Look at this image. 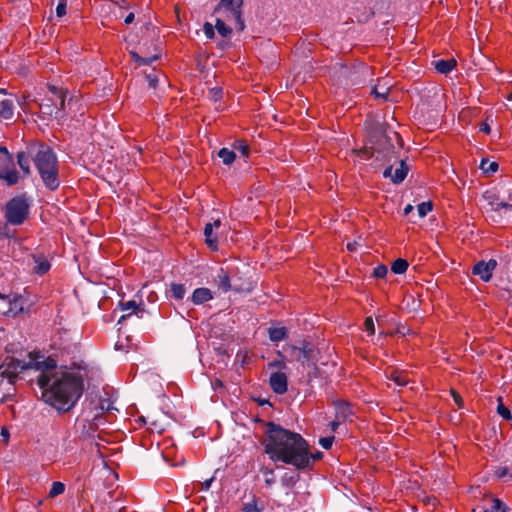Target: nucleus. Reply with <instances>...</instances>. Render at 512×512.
<instances>
[{
  "label": "nucleus",
  "mask_w": 512,
  "mask_h": 512,
  "mask_svg": "<svg viewBox=\"0 0 512 512\" xmlns=\"http://www.w3.org/2000/svg\"><path fill=\"white\" fill-rule=\"evenodd\" d=\"M388 91L389 89L387 87L379 88L378 86H375L372 89V94H374L376 98L387 99Z\"/></svg>",
  "instance_id": "nucleus-43"
},
{
  "label": "nucleus",
  "mask_w": 512,
  "mask_h": 512,
  "mask_svg": "<svg viewBox=\"0 0 512 512\" xmlns=\"http://www.w3.org/2000/svg\"><path fill=\"white\" fill-rule=\"evenodd\" d=\"M223 91L221 88L215 87L209 90L208 97L213 102H218L222 99Z\"/></svg>",
  "instance_id": "nucleus-40"
},
{
  "label": "nucleus",
  "mask_w": 512,
  "mask_h": 512,
  "mask_svg": "<svg viewBox=\"0 0 512 512\" xmlns=\"http://www.w3.org/2000/svg\"><path fill=\"white\" fill-rule=\"evenodd\" d=\"M213 299V294L208 288H197L193 291L191 301L195 305H200Z\"/></svg>",
  "instance_id": "nucleus-15"
},
{
  "label": "nucleus",
  "mask_w": 512,
  "mask_h": 512,
  "mask_svg": "<svg viewBox=\"0 0 512 512\" xmlns=\"http://www.w3.org/2000/svg\"><path fill=\"white\" fill-rule=\"evenodd\" d=\"M347 249L350 250V251H353L355 249V245L352 244V243H348L347 244Z\"/></svg>",
  "instance_id": "nucleus-60"
},
{
  "label": "nucleus",
  "mask_w": 512,
  "mask_h": 512,
  "mask_svg": "<svg viewBox=\"0 0 512 512\" xmlns=\"http://www.w3.org/2000/svg\"><path fill=\"white\" fill-rule=\"evenodd\" d=\"M264 441L265 452L274 462L290 464L298 470L311 465L312 453L307 441L299 434L269 422Z\"/></svg>",
  "instance_id": "nucleus-2"
},
{
  "label": "nucleus",
  "mask_w": 512,
  "mask_h": 512,
  "mask_svg": "<svg viewBox=\"0 0 512 512\" xmlns=\"http://www.w3.org/2000/svg\"><path fill=\"white\" fill-rule=\"evenodd\" d=\"M408 262L403 258L396 259L391 265V271L395 274H403L408 269Z\"/></svg>",
  "instance_id": "nucleus-29"
},
{
  "label": "nucleus",
  "mask_w": 512,
  "mask_h": 512,
  "mask_svg": "<svg viewBox=\"0 0 512 512\" xmlns=\"http://www.w3.org/2000/svg\"><path fill=\"white\" fill-rule=\"evenodd\" d=\"M268 333L272 342H280L288 336V331L285 327L269 328Z\"/></svg>",
  "instance_id": "nucleus-23"
},
{
  "label": "nucleus",
  "mask_w": 512,
  "mask_h": 512,
  "mask_svg": "<svg viewBox=\"0 0 512 512\" xmlns=\"http://www.w3.org/2000/svg\"><path fill=\"white\" fill-rule=\"evenodd\" d=\"M483 199L494 211H499L502 208L512 209V192L509 193L506 200L504 198H500L499 194L494 190H487L483 193Z\"/></svg>",
  "instance_id": "nucleus-7"
},
{
  "label": "nucleus",
  "mask_w": 512,
  "mask_h": 512,
  "mask_svg": "<svg viewBox=\"0 0 512 512\" xmlns=\"http://www.w3.org/2000/svg\"><path fill=\"white\" fill-rule=\"evenodd\" d=\"M263 475L265 477V484L267 486H272L275 483V476L272 469L264 468L262 469Z\"/></svg>",
  "instance_id": "nucleus-41"
},
{
  "label": "nucleus",
  "mask_w": 512,
  "mask_h": 512,
  "mask_svg": "<svg viewBox=\"0 0 512 512\" xmlns=\"http://www.w3.org/2000/svg\"><path fill=\"white\" fill-rule=\"evenodd\" d=\"M217 284H218V287L223 292H228L232 289L229 275L226 272H224L223 270H221V272L217 275Z\"/></svg>",
  "instance_id": "nucleus-26"
},
{
  "label": "nucleus",
  "mask_w": 512,
  "mask_h": 512,
  "mask_svg": "<svg viewBox=\"0 0 512 512\" xmlns=\"http://www.w3.org/2000/svg\"><path fill=\"white\" fill-rule=\"evenodd\" d=\"M290 350L293 359L300 362L303 366L310 362L312 349L308 345L303 347L291 346Z\"/></svg>",
  "instance_id": "nucleus-13"
},
{
  "label": "nucleus",
  "mask_w": 512,
  "mask_h": 512,
  "mask_svg": "<svg viewBox=\"0 0 512 512\" xmlns=\"http://www.w3.org/2000/svg\"><path fill=\"white\" fill-rule=\"evenodd\" d=\"M507 473H508L507 467H500L496 471L497 476L500 477V478L506 476Z\"/></svg>",
  "instance_id": "nucleus-52"
},
{
  "label": "nucleus",
  "mask_w": 512,
  "mask_h": 512,
  "mask_svg": "<svg viewBox=\"0 0 512 512\" xmlns=\"http://www.w3.org/2000/svg\"><path fill=\"white\" fill-rule=\"evenodd\" d=\"M13 166V160L8 150L5 147L0 146V173L3 170L11 168Z\"/></svg>",
  "instance_id": "nucleus-24"
},
{
  "label": "nucleus",
  "mask_w": 512,
  "mask_h": 512,
  "mask_svg": "<svg viewBox=\"0 0 512 512\" xmlns=\"http://www.w3.org/2000/svg\"><path fill=\"white\" fill-rule=\"evenodd\" d=\"M335 417L339 420L346 421L351 415L352 410L349 403L345 401H335Z\"/></svg>",
  "instance_id": "nucleus-17"
},
{
  "label": "nucleus",
  "mask_w": 512,
  "mask_h": 512,
  "mask_svg": "<svg viewBox=\"0 0 512 512\" xmlns=\"http://www.w3.org/2000/svg\"><path fill=\"white\" fill-rule=\"evenodd\" d=\"M131 56H132L133 60L135 61V63L139 66L150 65L151 63H153L155 60L158 59L157 55H154L151 57H141L136 52H131Z\"/></svg>",
  "instance_id": "nucleus-32"
},
{
  "label": "nucleus",
  "mask_w": 512,
  "mask_h": 512,
  "mask_svg": "<svg viewBox=\"0 0 512 512\" xmlns=\"http://www.w3.org/2000/svg\"><path fill=\"white\" fill-rule=\"evenodd\" d=\"M65 491V485L62 482L55 481L52 483V486L49 491V497L54 498Z\"/></svg>",
  "instance_id": "nucleus-35"
},
{
  "label": "nucleus",
  "mask_w": 512,
  "mask_h": 512,
  "mask_svg": "<svg viewBox=\"0 0 512 512\" xmlns=\"http://www.w3.org/2000/svg\"><path fill=\"white\" fill-rule=\"evenodd\" d=\"M433 205L430 201L422 202L417 206L418 214L420 217H425L432 211Z\"/></svg>",
  "instance_id": "nucleus-37"
},
{
  "label": "nucleus",
  "mask_w": 512,
  "mask_h": 512,
  "mask_svg": "<svg viewBox=\"0 0 512 512\" xmlns=\"http://www.w3.org/2000/svg\"><path fill=\"white\" fill-rule=\"evenodd\" d=\"M479 130L481 132L489 134L490 133V126L487 123L483 122V123L480 124Z\"/></svg>",
  "instance_id": "nucleus-53"
},
{
  "label": "nucleus",
  "mask_w": 512,
  "mask_h": 512,
  "mask_svg": "<svg viewBox=\"0 0 512 512\" xmlns=\"http://www.w3.org/2000/svg\"><path fill=\"white\" fill-rule=\"evenodd\" d=\"M66 8H67V1L66 0H59L57 6H56V15L58 17H63L66 15Z\"/></svg>",
  "instance_id": "nucleus-45"
},
{
  "label": "nucleus",
  "mask_w": 512,
  "mask_h": 512,
  "mask_svg": "<svg viewBox=\"0 0 512 512\" xmlns=\"http://www.w3.org/2000/svg\"><path fill=\"white\" fill-rule=\"evenodd\" d=\"M387 378L392 380L398 386H406L410 379L405 371L393 369L387 374Z\"/></svg>",
  "instance_id": "nucleus-19"
},
{
  "label": "nucleus",
  "mask_w": 512,
  "mask_h": 512,
  "mask_svg": "<svg viewBox=\"0 0 512 512\" xmlns=\"http://www.w3.org/2000/svg\"><path fill=\"white\" fill-rule=\"evenodd\" d=\"M17 163L24 176L30 175V158L25 152H19L17 154Z\"/></svg>",
  "instance_id": "nucleus-25"
},
{
  "label": "nucleus",
  "mask_w": 512,
  "mask_h": 512,
  "mask_svg": "<svg viewBox=\"0 0 512 512\" xmlns=\"http://www.w3.org/2000/svg\"><path fill=\"white\" fill-rule=\"evenodd\" d=\"M213 482V478L207 479L202 483V489L208 490L211 487V484Z\"/></svg>",
  "instance_id": "nucleus-54"
},
{
  "label": "nucleus",
  "mask_w": 512,
  "mask_h": 512,
  "mask_svg": "<svg viewBox=\"0 0 512 512\" xmlns=\"http://www.w3.org/2000/svg\"><path fill=\"white\" fill-rule=\"evenodd\" d=\"M25 301L21 295L14 294L9 298V312L14 316L22 313L24 311Z\"/></svg>",
  "instance_id": "nucleus-20"
},
{
  "label": "nucleus",
  "mask_w": 512,
  "mask_h": 512,
  "mask_svg": "<svg viewBox=\"0 0 512 512\" xmlns=\"http://www.w3.org/2000/svg\"><path fill=\"white\" fill-rule=\"evenodd\" d=\"M234 148L238 150L242 156L248 157L250 153L249 145L244 141H237L234 145Z\"/></svg>",
  "instance_id": "nucleus-38"
},
{
  "label": "nucleus",
  "mask_w": 512,
  "mask_h": 512,
  "mask_svg": "<svg viewBox=\"0 0 512 512\" xmlns=\"http://www.w3.org/2000/svg\"><path fill=\"white\" fill-rule=\"evenodd\" d=\"M34 367L39 371L37 384L42 390V400L58 412L70 411L83 395L86 367L73 363L57 369L52 357L36 361Z\"/></svg>",
  "instance_id": "nucleus-1"
},
{
  "label": "nucleus",
  "mask_w": 512,
  "mask_h": 512,
  "mask_svg": "<svg viewBox=\"0 0 512 512\" xmlns=\"http://www.w3.org/2000/svg\"><path fill=\"white\" fill-rule=\"evenodd\" d=\"M269 384L276 394H285L288 390V377L282 371L274 372L270 375Z\"/></svg>",
  "instance_id": "nucleus-11"
},
{
  "label": "nucleus",
  "mask_w": 512,
  "mask_h": 512,
  "mask_svg": "<svg viewBox=\"0 0 512 512\" xmlns=\"http://www.w3.org/2000/svg\"><path fill=\"white\" fill-rule=\"evenodd\" d=\"M66 90L54 85L48 86V94L39 103L40 113L50 118H63L65 116Z\"/></svg>",
  "instance_id": "nucleus-4"
},
{
  "label": "nucleus",
  "mask_w": 512,
  "mask_h": 512,
  "mask_svg": "<svg viewBox=\"0 0 512 512\" xmlns=\"http://www.w3.org/2000/svg\"><path fill=\"white\" fill-rule=\"evenodd\" d=\"M364 327L365 330L370 334L373 335L375 333V327H374V321L372 317H367L364 321Z\"/></svg>",
  "instance_id": "nucleus-47"
},
{
  "label": "nucleus",
  "mask_w": 512,
  "mask_h": 512,
  "mask_svg": "<svg viewBox=\"0 0 512 512\" xmlns=\"http://www.w3.org/2000/svg\"><path fill=\"white\" fill-rule=\"evenodd\" d=\"M220 226V219H216L207 223L204 228L205 243L212 251L218 250V236L214 230L220 228Z\"/></svg>",
  "instance_id": "nucleus-10"
},
{
  "label": "nucleus",
  "mask_w": 512,
  "mask_h": 512,
  "mask_svg": "<svg viewBox=\"0 0 512 512\" xmlns=\"http://www.w3.org/2000/svg\"><path fill=\"white\" fill-rule=\"evenodd\" d=\"M507 100L512 102V92L508 95Z\"/></svg>",
  "instance_id": "nucleus-62"
},
{
  "label": "nucleus",
  "mask_w": 512,
  "mask_h": 512,
  "mask_svg": "<svg viewBox=\"0 0 512 512\" xmlns=\"http://www.w3.org/2000/svg\"><path fill=\"white\" fill-rule=\"evenodd\" d=\"M203 30L207 38L212 39L214 37L215 33L212 24L206 22L203 26Z\"/></svg>",
  "instance_id": "nucleus-48"
},
{
  "label": "nucleus",
  "mask_w": 512,
  "mask_h": 512,
  "mask_svg": "<svg viewBox=\"0 0 512 512\" xmlns=\"http://www.w3.org/2000/svg\"><path fill=\"white\" fill-rule=\"evenodd\" d=\"M222 386V381L219 380V379H216L214 382H213V387H221Z\"/></svg>",
  "instance_id": "nucleus-58"
},
{
  "label": "nucleus",
  "mask_w": 512,
  "mask_h": 512,
  "mask_svg": "<svg viewBox=\"0 0 512 512\" xmlns=\"http://www.w3.org/2000/svg\"><path fill=\"white\" fill-rule=\"evenodd\" d=\"M171 297L175 300H182L186 294V288L184 284L171 283L170 285Z\"/></svg>",
  "instance_id": "nucleus-27"
},
{
  "label": "nucleus",
  "mask_w": 512,
  "mask_h": 512,
  "mask_svg": "<svg viewBox=\"0 0 512 512\" xmlns=\"http://www.w3.org/2000/svg\"><path fill=\"white\" fill-rule=\"evenodd\" d=\"M133 21H134V13H129L124 19L125 24H131Z\"/></svg>",
  "instance_id": "nucleus-55"
},
{
  "label": "nucleus",
  "mask_w": 512,
  "mask_h": 512,
  "mask_svg": "<svg viewBox=\"0 0 512 512\" xmlns=\"http://www.w3.org/2000/svg\"><path fill=\"white\" fill-rule=\"evenodd\" d=\"M218 157L222 160L223 164L231 165L236 159V154L228 148H222L218 151Z\"/></svg>",
  "instance_id": "nucleus-28"
},
{
  "label": "nucleus",
  "mask_w": 512,
  "mask_h": 512,
  "mask_svg": "<svg viewBox=\"0 0 512 512\" xmlns=\"http://www.w3.org/2000/svg\"><path fill=\"white\" fill-rule=\"evenodd\" d=\"M237 5L234 6L235 0H220V4L229 9V12L236 22V29L243 31L245 28L244 21L242 19L241 5L243 0H237Z\"/></svg>",
  "instance_id": "nucleus-9"
},
{
  "label": "nucleus",
  "mask_w": 512,
  "mask_h": 512,
  "mask_svg": "<svg viewBox=\"0 0 512 512\" xmlns=\"http://www.w3.org/2000/svg\"><path fill=\"white\" fill-rule=\"evenodd\" d=\"M342 422H343L342 420H339V419H337V418H336L334 421H332V422L330 423V428H331V430H332L333 432H335V431L338 429V427L340 426V424H341Z\"/></svg>",
  "instance_id": "nucleus-51"
},
{
  "label": "nucleus",
  "mask_w": 512,
  "mask_h": 512,
  "mask_svg": "<svg viewBox=\"0 0 512 512\" xmlns=\"http://www.w3.org/2000/svg\"><path fill=\"white\" fill-rule=\"evenodd\" d=\"M1 434L5 438H7L9 436L8 430L6 428H2Z\"/></svg>",
  "instance_id": "nucleus-59"
},
{
  "label": "nucleus",
  "mask_w": 512,
  "mask_h": 512,
  "mask_svg": "<svg viewBox=\"0 0 512 512\" xmlns=\"http://www.w3.org/2000/svg\"><path fill=\"white\" fill-rule=\"evenodd\" d=\"M388 273V269L385 265H378L374 268L373 275L376 278H384Z\"/></svg>",
  "instance_id": "nucleus-44"
},
{
  "label": "nucleus",
  "mask_w": 512,
  "mask_h": 512,
  "mask_svg": "<svg viewBox=\"0 0 512 512\" xmlns=\"http://www.w3.org/2000/svg\"><path fill=\"white\" fill-rule=\"evenodd\" d=\"M215 28L222 37H228L232 33V29L219 18L216 19Z\"/></svg>",
  "instance_id": "nucleus-33"
},
{
  "label": "nucleus",
  "mask_w": 512,
  "mask_h": 512,
  "mask_svg": "<svg viewBox=\"0 0 512 512\" xmlns=\"http://www.w3.org/2000/svg\"><path fill=\"white\" fill-rule=\"evenodd\" d=\"M113 3H115L116 5H121L122 3L125 2V0H112Z\"/></svg>",
  "instance_id": "nucleus-61"
},
{
  "label": "nucleus",
  "mask_w": 512,
  "mask_h": 512,
  "mask_svg": "<svg viewBox=\"0 0 512 512\" xmlns=\"http://www.w3.org/2000/svg\"><path fill=\"white\" fill-rule=\"evenodd\" d=\"M42 358H45V357L44 356H37V357L31 356V360L29 363H24L15 358L6 359L5 362L3 363V365L1 366V368L3 369L1 372V376L4 378H7L8 382L10 384H14L17 379V376L20 372H22L23 370H25L27 368L35 369L34 363L36 361H41Z\"/></svg>",
  "instance_id": "nucleus-6"
},
{
  "label": "nucleus",
  "mask_w": 512,
  "mask_h": 512,
  "mask_svg": "<svg viewBox=\"0 0 512 512\" xmlns=\"http://www.w3.org/2000/svg\"><path fill=\"white\" fill-rule=\"evenodd\" d=\"M0 179H3L8 186H12L18 183L19 174L15 169H5L0 173Z\"/></svg>",
  "instance_id": "nucleus-21"
},
{
  "label": "nucleus",
  "mask_w": 512,
  "mask_h": 512,
  "mask_svg": "<svg viewBox=\"0 0 512 512\" xmlns=\"http://www.w3.org/2000/svg\"><path fill=\"white\" fill-rule=\"evenodd\" d=\"M479 167L484 173L492 174L497 171L498 163L495 161H489L488 159H482Z\"/></svg>",
  "instance_id": "nucleus-31"
},
{
  "label": "nucleus",
  "mask_w": 512,
  "mask_h": 512,
  "mask_svg": "<svg viewBox=\"0 0 512 512\" xmlns=\"http://www.w3.org/2000/svg\"><path fill=\"white\" fill-rule=\"evenodd\" d=\"M497 267V261L494 259H490L489 261H479L477 262L472 269V274L477 275L484 282H488L493 274V271Z\"/></svg>",
  "instance_id": "nucleus-8"
},
{
  "label": "nucleus",
  "mask_w": 512,
  "mask_h": 512,
  "mask_svg": "<svg viewBox=\"0 0 512 512\" xmlns=\"http://www.w3.org/2000/svg\"><path fill=\"white\" fill-rule=\"evenodd\" d=\"M278 355L281 357V359L279 360H274L272 362H269L268 363V368L269 369H272V368H278L280 370H285L287 369V365H286V362L285 360L283 359V356L281 354V352H278Z\"/></svg>",
  "instance_id": "nucleus-39"
},
{
  "label": "nucleus",
  "mask_w": 512,
  "mask_h": 512,
  "mask_svg": "<svg viewBox=\"0 0 512 512\" xmlns=\"http://www.w3.org/2000/svg\"><path fill=\"white\" fill-rule=\"evenodd\" d=\"M147 79L149 81L150 87L156 88L158 82L157 76L155 74H148Z\"/></svg>",
  "instance_id": "nucleus-49"
},
{
  "label": "nucleus",
  "mask_w": 512,
  "mask_h": 512,
  "mask_svg": "<svg viewBox=\"0 0 512 512\" xmlns=\"http://www.w3.org/2000/svg\"><path fill=\"white\" fill-rule=\"evenodd\" d=\"M414 207L411 204H408L404 208V215H408L413 211Z\"/></svg>",
  "instance_id": "nucleus-56"
},
{
  "label": "nucleus",
  "mask_w": 512,
  "mask_h": 512,
  "mask_svg": "<svg viewBox=\"0 0 512 512\" xmlns=\"http://www.w3.org/2000/svg\"><path fill=\"white\" fill-rule=\"evenodd\" d=\"M321 456H322V453H321V452H317L316 454H313V453H312V457H313V458L311 459V464H312L315 460H317V459L321 458Z\"/></svg>",
  "instance_id": "nucleus-57"
},
{
  "label": "nucleus",
  "mask_w": 512,
  "mask_h": 512,
  "mask_svg": "<svg viewBox=\"0 0 512 512\" xmlns=\"http://www.w3.org/2000/svg\"><path fill=\"white\" fill-rule=\"evenodd\" d=\"M15 111V98L9 97L0 101V119L11 120Z\"/></svg>",
  "instance_id": "nucleus-14"
},
{
  "label": "nucleus",
  "mask_w": 512,
  "mask_h": 512,
  "mask_svg": "<svg viewBox=\"0 0 512 512\" xmlns=\"http://www.w3.org/2000/svg\"><path fill=\"white\" fill-rule=\"evenodd\" d=\"M333 442H334V436L323 437V438H320V440H319V444L326 450H328L332 447Z\"/></svg>",
  "instance_id": "nucleus-46"
},
{
  "label": "nucleus",
  "mask_w": 512,
  "mask_h": 512,
  "mask_svg": "<svg viewBox=\"0 0 512 512\" xmlns=\"http://www.w3.org/2000/svg\"><path fill=\"white\" fill-rule=\"evenodd\" d=\"M407 173L408 166L404 161H400L399 167L396 169H393L392 166L387 167L383 172V176L385 178L390 177L393 183L399 184L406 178Z\"/></svg>",
  "instance_id": "nucleus-12"
},
{
  "label": "nucleus",
  "mask_w": 512,
  "mask_h": 512,
  "mask_svg": "<svg viewBox=\"0 0 512 512\" xmlns=\"http://www.w3.org/2000/svg\"><path fill=\"white\" fill-rule=\"evenodd\" d=\"M29 214V204L23 196L12 198L5 209V217L12 225H21Z\"/></svg>",
  "instance_id": "nucleus-5"
},
{
  "label": "nucleus",
  "mask_w": 512,
  "mask_h": 512,
  "mask_svg": "<svg viewBox=\"0 0 512 512\" xmlns=\"http://www.w3.org/2000/svg\"><path fill=\"white\" fill-rule=\"evenodd\" d=\"M433 64H434V68L436 69V71L438 73L448 74L456 67L457 62L455 59L451 58V59H447V60H444V59L436 60L433 62Z\"/></svg>",
  "instance_id": "nucleus-18"
},
{
  "label": "nucleus",
  "mask_w": 512,
  "mask_h": 512,
  "mask_svg": "<svg viewBox=\"0 0 512 512\" xmlns=\"http://www.w3.org/2000/svg\"><path fill=\"white\" fill-rule=\"evenodd\" d=\"M35 267L34 272L42 275L49 271L50 263L44 256H33Z\"/></svg>",
  "instance_id": "nucleus-22"
},
{
  "label": "nucleus",
  "mask_w": 512,
  "mask_h": 512,
  "mask_svg": "<svg viewBox=\"0 0 512 512\" xmlns=\"http://www.w3.org/2000/svg\"><path fill=\"white\" fill-rule=\"evenodd\" d=\"M242 512H262V509L257 506V501L254 498L251 502L244 504Z\"/></svg>",
  "instance_id": "nucleus-42"
},
{
  "label": "nucleus",
  "mask_w": 512,
  "mask_h": 512,
  "mask_svg": "<svg viewBox=\"0 0 512 512\" xmlns=\"http://www.w3.org/2000/svg\"><path fill=\"white\" fill-rule=\"evenodd\" d=\"M497 412L503 419L512 421V410L502 403L501 398H499Z\"/></svg>",
  "instance_id": "nucleus-34"
},
{
  "label": "nucleus",
  "mask_w": 512,
  "mask_h": 512,
  "mask_svg": "<svg viewBox=\"0 0 512 512\" xmlns=\"http://www.w3.org/2000/svg\"><path fill=\"white\" fill-rule=\"evenodd\" d=\"M119 307L122 311H130L129 313L122 315L119 319V323L124 321L126 318L130 317L132 314H138L139 312L143 313L144 309L141 308L134 300H130L127 302H120Z\"/></svg>",
  "instance_id": "nucleus-16"
},
{
  "label": "nucleus",
  "mask_w": 512,
  "mask_h": 512,
  "mask_svg": "<svg viewBox=\"0 0 512 512\" xmlns=\"http://www.w3.org/2000/svg\"><path fill=\"white\" fill-rule=\"evenodd\" d=\"M299 476L296 474H284L281 478V482L284 486L292 487L298 481Z\"/></svg>",
  "instance_id": "nucleus-36"
},
{
  "label": "nucleus",
  "mask_w": 512,
  "mask_h": 512,
  "mask_svg": "<svg viewBox=\"0 0 512 512\" xmlns=\"http://www.w3.org/2000/svg\"><path fill=\"white\" fill-rule=\"evenodd\" d=\"M484 512H508V508L501 500L493 498L491 500V506L486 508Z\"/></svg>",
  "instance_id": "nucleus-30"
},
{
  "label": "nucleus",
  "mask_w": 512,
  "mask_h": 512,
  "mask_svg": "<svg viewBox=\"0 0 512 512\" xmlns=\"http://www.w3.org/2000/svg\"><path fill=\"white\" fill-rule=\"evenodd\" d=\"M0 298H1V299H4L5 297H4L3 295H1V294H0Z\"/></svg>",
  "instance_id": "nucleus-63"
},
{
  "label": "nucleus",
  "mask_w": 512,
  "mask_h": 512,
  "mask_svg": "<svg viewBox=\"0 0 512 512\" xmlns=\"http://www.w3.org/2000/svg\"><path fill=\"white\" fill-rule=\"evenodd\" d=\"M34 164L44 185L51 191L58 189L60 181L58 178L57 158L52 149L41 145L34 157Z\"/></svg>",
  "instance_id": "nucleus-3"
},
{
  "label": "nucleus",
  "mask_w": 512,
  "mask_h": 512,
  "mask_svg": "<svg viewBox=\"0 0 512 512\" xmlns=\"http://www.w3.org/2000/svg\"><path fill=\"white\" fill-rule=\"evenodd\" d=\"M451 394L453 396V399L455 401V403L459 406V407H462L463 405V401H462V398L461 396L454 390L451 391Z\"/></svg>",
  "instance_id": "nucleus-50"
}]
</instances>
